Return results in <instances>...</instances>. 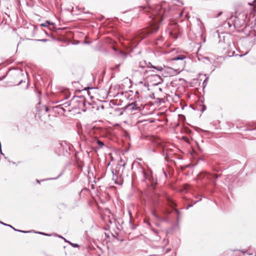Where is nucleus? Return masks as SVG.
I'll use <instances>...</instances> for the list:
<instances>
[{"label":"nucleus","instance_id":"obj_21","mask_svg":"<svg viewBox=\"0 0 256 256\" xmlns=\"http://www.w3.org/2000/svg\"><path fill=\"white\" fill-rule=\"evenodd\" d=\"M34 232H36V234H40L44 235V236H50L52 234H48L46 233L43 232H36L34 231H33Z\"/></svg>","mask_w":256,"mask_h":256},{"label":"nucleus","instance_id":"obj_20","mask_svg":"<svg viewBox=\"0 0 256 256\" xmlns=\"http://www.w3.org/2000/svg\"><path fill=\"white\" fill-rule=\"evenodd\" d=\"M207 175V174L206 173H204V174H202V173H200V174L198 176L199 178H203L204 176H206Z\"/></svg>","mask_w":256,"mask_h":256},{"label":"nucleus","instance_id":"obj_61","mask_svg":"<svg viewBox=\"0 0 256 256\" xmlns=\"http://www.w3.org/2000/svg\"><path fill=\"white\" fill-rule=\"evenodd\" d=\"M50 36H51L53 39H54V38L52 35H50Z\"/></svg>","mask_w":256,"mask_h":256},{"label":"nucleus","instance_id":"obj_33","mask_svg":"<svg viewBox=\"0 0 256 256\" xmlns=\"http://www.w3.org/2000/svg\"><path fill=\"white\" fill-rule=\"evenodd\" d=\"M112 49H113V50H114V51H115L116 52H118V50H118V48H117L116 47H114H114L112 48Z\"/></svg>","mask_w":256,"mask_h":256},{"label":"nucleus","instance_id":"obj_35","mask_svg":"<svg viewBox=\"0 0 256 256\" xmlns=\"http://www.w3.org/2000/svg\"><path fill=\"white\" fill-rule=\"evenodd\" d=\"M54 235L60 238H64L63 236H62L58 235V234H54Z\"/></svg>","mask_w":256,"mask_h":256},{"label":"nucleus","instance_id":"obj_36","mask_svg":"<svg viewBox=\"0 0 256 256\" xmlns=\"http://www.w3.org/2000/svg\"><path fill=\"white\" fill-rule=\"evenodd\" d=\"M154 202L156 204H158V202L156 200L154 199Z\"/></svg>","mask_w":256,"mask_h":256},{"label":"nucleus","instance_id":"obj_22","mask_svg":"<svg viewBox=\"0 0 256 256\" xmlns=\"http://www.w3.org/2000/svg\"><path fill=\"white\" fill-rule=\"evenodd\" d=\"M0 224L4 225V226H8V227H10L12 228H14L10 224H5L2 222H0Z\"/></svg>","mask_w":256,"mask_h":256},{"label":"nucleus","instance_id":"obj_47","mask_svg":"<svg viewBox=\"0 0 256 256\" xmlns=\"http://www.w3.org/2000/svg\"><path fill=\"white\" fill-rule=\"evenodd\" d=\"M244 254L245 253H246V250H240Z\"/></svg>","mask_w":256,"mask_h":256},{"label":"nucleus","instance_id":"obj_62","mask_svg":"<svg viewBox=\"0 0 256 256\" xmlns=\"http://www.w3.org/2000/svg\"><path fill=\"white\" fill-rule=\"evenodd\" d=\"M2 80V78H1V77H0V81H1Z\"/></svg>","mask_w":256,"mask_h":256},{"label":"nucleus","instance_id":"obj_39","mask_svg":"<svg viewBox=\"0 0 256 256\" xmlns=\"http://www.w3.org/2000/svg\"><path fill=\"white\" fill-rule=\"evenodd\" d=\"M120 66V64H118L116 65V66H115V68H118Z\"/></svg>","mask_w":256,"mask_h":256},{"label":"nucleus","instance_id":"obj_59","mask_svg":"<svg viewBox=\"0 0 256 256\" xmlns=\"http://www.w3.org/2000/svg\"><path fill=\"white\" fill-rule=\"evenodd\" d=\"M84 42L85 44H89V42H86V41H85Z\"/></svg>","mask_w":256,"mask_h":256},{"label":"nucleus","instance_id":"obj_48","mask_svg":"<svg viewBox=\"0 0 256 256\" xmlns=\"http://www.w3.org/2000/svg\"><path fill=\"white\" fill-rule=\"evenodd\" d=\"M63 239L64 240V242H66L68 243V242H70L69 240H66L65 238H64Z\"/></svg>","mask_w":256,"mask_h":256},{"label":"nucleus","instance_id":"obj_34","mask_svg":"<svg viewBox=\"0 0 256 256\" xmlns=\"http://www.w3.org/2000/svg\"><path fill=\"white\" fill-rule=\"evenodd\" d=\"M162 172H163L164 174V176L166 178L168 176L166 172L164 170V169H162Z\"/></svg>","mask_w":256,"mask_h":256},{"label":"nucleus","instance_id":"obj_28","mask_svg":"<svg viewBox=\"0 0 256 256\" xmlns=\"http://www.w3.org/2000/svg\"><path fill=\"white\" fill-rule=\"evenodd\" d=\"M164 159L166 161H168V154L166 152V154H164Z\"/></svg>","mask_w":256,"mask_h":256},{"label":"nucleus","instance_id":"obj_13","mask_svg":"<svg viewBox=\"0 0 256 256\" xmlns=\"http://www.w3.org/2000/svg\"><path fill=\"white\" fill-rule=\"evenodd\" d=\"M124 110H125L124 109V107L123 108H116L115 110V112H116V114L120 116V115H122L123 114Z\"/></svg>","mask_w":256,"mask_h":256},{"label":"nucleus","instance_id":"obj_6","mask_svg":"<svg viewBox=\"0 0 256 256\" xmlns=\"http://www.w3.org/2000/svg\"><path fill=\"white\" fill-rule=\"evenodd\" d=\"M125 110H128L130 112L139 110V106H138L136 102H134L124 106Z\"/></svg>","mask_w":256,"mask_h":256},{"label":"nucleus","instance_id":"obj_1","mask_svg":"<svg viewBox=\"0 0 256 256\" xmlns=\"http://www.w3.org/2000/svg\"><path fill=\"white\" fill-rule=\"evenodd\" d=\"M140 8L146 12L152 13L149 17L152 21L148 28L142 30L138 34V37L140 38V40H142L148 35L158 31V24L163 20L164 18L167 16L168 10L161 4L156 5L154 8L146 6H142Z\"/></svg>","mask_w":256,"mask_h":256},{"label":"nucleus","instance_id":"obj_45","mask_svg":"<svg viewBox=\"0 0 256 256\" xmlns=\"http://www.w3.org/2000/svg\"><path fill=\"white\" fill-rule=\"evenodd\" d=\"M192 204H188V206L187 209H188L189 208H190V207H192Z\"/></svg>","mask_w":256,"mask_h":256},{"label":"nucleus","instance_id":"obj_10","mask_svg":"<svg viewBox=\"0 0 256 256\" xmlns=\"http://www.w3.org/2000/svg\"><path fill=\"white\" fill-rule=\"evenodd\" d=\"M116 56L121 58L124 61L127 57L128 54L127 53L124 52L122 50H118V52L116 53Z\"/></svg>","mask_w":256,"mask_h":256},{"label":"nucleus","instance_id":"obj_58","mask_svg":"<svg viewBox=\"0 0 256 256\" xmlns=\"http://www.w3.org/2000/svg\"><path fill=\"white\" fill-rule=\"evenodd\" d=\"M12 162L14 164H16V163L15 162Z\"/></svg>","mask_w":256,"mask_h":256},{"label":"nucleus","instance_id":"obj_26","mask_svg":"<svg viewBox=\"0 0 256 256\" xmlns=\"http://www.w3.org/2000/svg\"><path fill=\"white\" fill-rule=\"evenodd\" d=\"M100 108H101L102 110H104V106L102 104H100V106H98L97 107V110H99Z\"/></svg>","mask_w":256,"mask_h":256},{"label":"nucleus","instance_id":"obj_11","mask_svg":"<svg viewBox=\"0 0 256 256\" xmlns=\"http://www.w3.org/2000/svg\"><path fill=\"white\" fill-rule=\"evenodd\" d=\"M112 174H113V177H112V180L114 181V183L118 185H122V182L120 180H118V176H114V170H112Z\"/></svg>","mask_w":256,"mask_h":256},{"label":"nucleus","instance_id":"obj_50","mask_svg":"<svg viewBox=\"0 0 256 256\" xmlns=\"http://www.w3.org/2000/svg\"><path fill=\"white\" fill-rule=\"evenodd\" d=\"M60 206H66V204H60Z\"/></svg>","mask_w":256,"mask_h":256},{"label":"nucleus","instance_id":"obj_14","mask_svg":"<svg viewBox=\"0 0 256 256\" xmlns=\"http://www.w3.org/2000/svg\"><path fill=\"white\" fill-rule=\"evenodd\" d=\"M59 144L61 147L63 148L64 150L66 149V150L67 148H69V146H67L66 142H62L59 143Z\"/></svg>","mask_w":256,"mask_h":256},{"label":"nucleus","instance_id":"obj_2","mask_svg":"<svg viewBox=\"0 0 256 256\" xmlns=\"http://www.w3.org/2000/svg\"><path fill=\"white\" fill-rule=\"evenodd\" d=\"M144 176L146 180V182L150 190L154 191L157 184V178L154 176L152 172H150V174H148L144 170H142Z\"/></svg>","mask_w":256,"mask_h":256},{"label":"nucleus","instance_id":"obj_44","mask_svg":"<svg viewBox=\"0 0 256 256\" xmlns=\"http://www.w3.org/2000/svg\"><path fill=\"white\" fill-rule=\"evenodd\" d=\"M228 25L229 27H230V26H232V24H230V22H228Z\"/></svg>","mask_w":256,"mask_h":256},{"label":"nucleus","instance_id":"obj_30","mask_svg":"<svg viewBox=\"0 0 256 256\" xmlns=\"http://www.w3.org/2000/svg\"><path fill=\"white\" fill-rule=\"evenodd\" d=\"M162 40V38H160L156 39V44H158L160 41Z\"/></svg>","mask_w":256,"mask_h":256},{"label":"nucleus","instance_id":"obj_57","mask_svg":"<svg viewBox=\"0 0 256 256\" xmlns=\"http://www.w3.org/2000/svg\"><path fill=\"white\" fill-rule=\"evenodd\" d=\"M205 58H206V60H209V58H209L208 57H206Z\"/></svg>","mask_w":256,"mask_h":256},{"label":"nucleus","instance_id":"obj_64","mask_svg":"<svg viewBox=\"0 0 256 256\" xmlns=\"http://www.w3.org/2000/svg\"><path fill=\"white\" fill-rule=\"evenodd\" d=\"M156 76H158L159 78H160V76L158 75H156Z\"/></svg>","mask_w":256,"mask_h":256},{"label":"nucleus","instance_id":"obj_43","mask_svg":"<svg viewBox=\"0 0 256 256\" xmlns=\"http://www.w3.org/2000/svg\"><path fill=\"white\" fill-rule=\"evenodd\" d=\"M222 14V12H220L218 14L217 17L220 16Z\"/></svg>","mask_w":256,"mask_h":256},{"label":"nucleus","instance_id":"obj_32","mask_svg":"<svg viewBox=\"0 0 256 256\" xmlns=\"http://www.w3.org/2000/svg\"><path fill=\"white\" fill-rule=\"evenodd\" d=\"M38 40L42 42H46L48 41V40L44 38V39H42V40Z\"/></svg>","mask_w":256,"mask_h":256},{"label":"nucleus","instance_id":"obj_49","mask_svg":"<svg viewBox=\"0 0 256 256\" xmlns=\"http://www.w3.org/2000/svg\"><path fill=\"white\" fill-rule=\"evenodd\" d=\"M160 240V236H157V238H156V240Z\"/></svg>","mask_w":256,"mask_h":256},{"label":"nucleus","instance_id":"obj_27","mask_svg":"<svg viewBox=\"0 0 256 256\" xmlns=\"http://www.w3.org/2000/svg\"><path fill=\"white\" fill-rule=\"evenodd\" d=\"M70 102L71 101H68L66 102H65L64 104H63L66 107H67V106H70Z\"/></svg>","mask_w":256,"mask_h":256},{"label":"nucleus","instance_id":"obj_42","mask_svg":"<svg viewBox=\"0 0 256 256\" xmlns=\"http://www.w3.org/2000/svg\"><path fill=\"white\" fill-rule=\"evenodd\" d=\"M150 152H155V150L154 148H152V150H150Z\"/></svg>","mask_w":256,"mask_h":256},{"label":"nucleus","instance_id":"obj_55","mask_svg":"<svg viewBox=\"0 0 256 256\" xmlns=\"http://www.w3.org/2000/svg\"><path fill=\"white\" fill-rule=\"evenodd\" d=\"M136 94H139V92H138V91H136Z\"/></svg>","mask_w":256,"mask_h":256},{"label":"nucleus","instance_id":"obj_31","mask_svg":"<svg viewBox=\"0 0 256 256\" xmlns=\"http://www.w3.org/2000/svg\"><path fill=\"white\" fill-rule=\"evenodd\" d=\"M206 110V106L205 105L202 106V108L201 110L202 112H204Z\"/></svg>","mask_w":256,"mask_h":256},{"label":"nucleus","instance_id":"obj_18","mask_svg":"<svg viewBox=\"0 0 256 256\" xmlns=\"http://www.w3.org/2000/svg\"><path fill=\"white\" fill-rule=\"evenodd\" d=\"M96 142L100 146L99 148H102L104 146V143L100 140H96Z\"/></svg>","mask_w":256,"mask_h":256},{"label":"nucleus","instance_id":"obj_3","mask_svg":"<svg viewBox=\"0 0 256 256\" xmlns=\"http://www.w3.org/2000/svg\"><path fill=\"white\" fill-rule=\"evenodd\" d=\"M168 206L166 205V203L163 204H162L160 206V212L166 215V216H160L158 218V220L162 222H170V219L168 218V216L171 214L172 210H170L166 206Z\"/></svg>","mask_w":256,"mask_h":256},{"label":"nucleus","instance_id":"obj_17","mask_svg":"<svg viewBox=\"0 0 256 256\" xmlns=\"http://www.w3.org/2000/svg\"><path fill=\"white\" fill-rule=\"evenodd\" d=\"M208 77L207 76L205 80H204L203 82H202V87L204 88H206V86L207 85V84H208Z\"/></svg>","mask_w":256,"mask_h":256},{"label":"nucleus","instance_id":"obj_7","mask_svg":"<svg viewBox=\"0 0 256 256\" xmlns=\"http://www.w3.org/2000/svg\"><path fill=\"white\" fill-rule=\"evenodd\" d=\"M77 98H78L79 100H78L76 102L78 103L80 105H83L84 107L86 108H88L86 106L87 105L90 106L92 104L90 102H88L86 100V98L84 96H78Z\"/></svg>","mask_w":256,"mask_h":256},{"label":"nucleus","instance_id":"obj_24","mask_svg":"<svg viewBox=\"0 0 256 256\" xmlns=\"http://www.w3.org/2000/svg\"><path fill=\"white\" fill-rule=\"evenodd\" d=\"M16 70L18 74H23L22 70L20 69H16Z\"/></svg>","mask_w":256,"mask_h":256},{"label":"nucleus","instance_id":"obj_8","mask_svg":"<svg viewBox=\"0 0 256 256\" xmlns=\"http://www.w3.org/2000/svg\"><path fill=\"white\" fill-rule=\"evenodd\" d=\"M40 26L43 27H48L51 26L52 27L49 28L50 30L56 31V24L54 22L48 20L45 22L41 24Z\"/></svg>","mask_w":256,"mask_h":256},{"label":"nucleus","instance_id":"obj_4","mask_svg":"<svg viewBox=\"0 0 256 256\" xmlns=\"http://www.w3.org/2000/svg\"><path fill=\"white\" fill-rule=\"evenodd\" d=\"M139 67L142 68H153L158 71H162L164 70V68L162 66H154L150 62H146L145 60L141 61L139 62L138 64Z\"/></svg>","mask_w":256,"mask_h":256},{"label":"nucleus","instance_id":"obj_37","mask_svg":"<svg viewBox=\"0 0 256 256\" xmlns=\"http://www.w3.org/2000/svg\"><path fill=\"white\" fill-rule=\"evenodd\" d=\"M44 180H42V181H44ZM40 182H41V180H36V182H37L38 183L40 184Z\"/></svg>","mask_w":256,"mask_h":256},{"label":"nucleus","instance_id":"obj_53","mask_svg":"<svg viewBox=\"0 0 256 256\" xmlns=\"http://www.w3.org/2000/svg\"><path fill=\"white\" fill-rule=\"evenodd\" d=\"M46 112H48V107H46Z\"/></svg>","mask_w":256,"mask_h":256},{"label":"nucleus","instance_id":"obj_23","mask_svg":"<svg viewBox=\"0 0 256 256\" xmlns=\"http://www.w3.org/2000/svg\"><path fill=\"white\" fill-rule=\"evenodd\" d=\"M152 230L157 236L158 233V230L154 228H152Z\"/></svg>","mask_w":256,"mask_h":256},{"label":"nucleus","instance_id":"obj_60","mask_svg":"<svg viewBox=\"0 0 256 256\" xmlns=\"http://www.w3.org/2000/svg\"><path fill=\"white\" fill-rule=\"evenodd\" d=\"M45 33H46V35H48V36H50V35H49V34H48V33L46 32H45Z\"/></svg>","mask_w":256,"mask_h":256},{"label":"nucleus","instance_id":"obj_52","mask_svg":"<svg viewBox=\"0 0 256 256\" xmlns=\"http://www.w3.org/2000/svg\"><path fill=\"white\" fill-rule=\"evenodd\" d=\"M6 75L4 76H3L1 77V78H2V80L6 78Z\"/></svg>","mask_w":256,"mask_h":256},{"label":"nucleus","instance_id":"obj_41","mask_svg":"<svg viewBox=\"0 0 256 256\" xmlns=\"http://www.w3.org/2000/svg\"><path fill=\"white\" fill-rule=\"evenodd\" d=\"M70 96V95H66V98H65V99H68L69 98V97Z\"/></svg>","mask_w":256,"mask_h":256},{"label":"nucleus","instance_id":"obj_16","mask_svg":"<svg viewBox=\"0 0 256 256\" xmlns=\"http://www.w3.org/2000/svg\"><path fill=\"white\" fill-rule=\"evenodd\" d=\"M12 229L14 231H16V232H22V233H29V232H33V230L24 231V230H18L15 228H12Z\"/></svg>","mask_w":256,"mask_h":256},{"label":"nucleus","instance_id":"obj_29","mask_svg":"<svg viewBox=\"0 0 256 256\" xmlns=\"http://www.w3.org/2000/svg\"><path fill=\"white\" fill-rule=\"evenodd\" d=\"M61 106L62 105H59L58 106H56V108H59L62 110L64 112H66L65 109L64 108L62 107Z\"/></svg>","mask_w":256,"mask_h":256},{"label":"nucleus","instance_id":"obj_15","mask_svg":"<svg viewBox=\"0 0 256 256\" xmlns=\"http://www.w3.org/2000/svg\"><path fill=\"white\" fill-rule=\"evenodd\" d=\"M151 214L158 220L160 218V216L158 214L155 210H152Z\"/></svg>","mask_w":256,"mask_h":256},{"label":"nucleus","instance_id":"obj_25","mask_svg":"<svg viewBox=\"0 0 256 256\" xmlns=\"http://www.w3.org/2000/svg\"><path fill=\"white\" fill-rule=\"evenodd\" d=\"M63 172H62L61 173H60L59 174V175L56 177V178H48V180H56L57 178H58L59 177H60L62 174Z\"/></svg>","mask_w":256,"mask_h":256},{"label":"nucleus","instance_id":"obj_46","mask_svg":"<svg viewBox=\"0 0 256 256\" xmlns=\"http://www.w3.org/2000/svg\"><path fill=\"white\" fill-rule=\"evenodd\" d=\"M126 164V163H124L122 165V166H123L124 168H125Z\"/></svg>","mask_w":256,"mask_h":256},{"label":"nucleus","instance_id":"obj_63","mask_svg":"<svg viewBox=\"0 0 256 256\" xmlns=\"http://www.w3.org/2000/svg\"><path fill=\"white\" fill-rule=\"evenodd\" d=\"M245 54H243V55H240V56H244Z\"/></svg>","mask_w":256,"mask_h":256},{"label":"nucleus","instance_id":"obj_19","mask_svg":"<svg viewBox=\"0 0 256 256\" xmlns=\"http://www.w3.org/2000/svg\"><path fill=\"white\" fill-rule=\"evenodd\" d=\"M68 243L73 248H78L80 246L78 244L72 243L70 242H68Z\"/></svg>","mask_w":256,"mask_h":256},{"label":"nucleus","instance_id":"obj_5","mask_svg":"<svg viewBox=\"0 0 256 256\" xmlns=\"http://www.w3.org/2000/svg\"><path fill=\"white\" fill-rule=\"evenodd\" d=\"M166 205L174 209V210L175 211L177 214L176 220L177 222H178L180 218V211H178L177 209L174 208L176 206V204L170 198H167Z\"/></svg>","mask_w":256,"mask_h":256},{"label":"nucleus","instance_id":"obj_12","mask_svg":"<svg viewBox=\"0 0 256 256\" xmlns=\"http://www.w3.org/2000/svg\"><path fill=\"white\" fill-rule=\"evenodd\" d=\"M186 58V56L184 55H178L174 57L172 59V60H183Z\"/></svg>","mask_w":256,"mask_h":256},{"label":"nucleus","instance_id":"obj_54","mask_svg":"<svg viewBox=\"0 0 256 256\" xmlns=\"http://www.w3.org/2000/svg\"><path fill=\"white\" fill-rule=\"evenodd\" d=\"M178 2H180V3L181 4H183V3L181 1H180V0H178Z\"/></svg>","mask_w":256,"mask_h":256},{"label":"nucleus","instance_id":"obj_9","mask_svg":"<svg viewBox=\"0 0 256 256\" xmlns=\"http://www.w3.org/2000/svg\"><path fill=\"white\" fill-rule=\"evenodd\" d=\"M244 20H242L241 22L240 21L239 18L237 16H236L234 18V24L233 25L234 27L242 26L243 24H244Z\"/></svg>","mask_w":256,"mask_h":256},{"label":"nucleus","instance_id":"obj_40","mask_svg":"<svg viewBox=\"0 0 256 256\" xmlns=\"http://www.w3.org/2000/svg\"><path fill=\"white\" fill-rule=\"evenodd\" d=\"M234 52H232V55H230V52H228V56H233V54H234Z\"/></svg>","mask_w":256,"mask_h":256},{"label":"nucleus","instance_id":"obj_51","mask_svg":"<svg viewBox=\"0 0 256 256\" xmlns=\"http://www.w3.org/2000/svg\"><path fill=\"white\" fill-rule=\"evenodd\" d=\"M0 154H2V150H1V146H0Z\"/></svg>","mask_w":256,"mask_h":256},{"label":"nucleus","instance_id":"obj_56","mask_svg":"<svg viewBox=\"0 0 256 256\" xmlns=\"http://www.w3.org/2000/svg\"><path fill=\"white\" fill-rule=\"evenodd\" d=\"M215 176H215V178L217 179L218 178V175H216Z\"/></svg>","mask_w":256,"mask_h":256},{"label":"nucleus","instance_id":"obj_38","mask_svg":"<svg viewBox=\"0 0 256 256\" xmlns=\"http://www.w3.org/2000/svg\"><path fill=\"white\" fill-rule=\"evenodd\" d=\"M24 82L22 80H20L19 82L18 83V85Z\"/></svg>","mask_w":256,"mask_h":256}]
</instances>
